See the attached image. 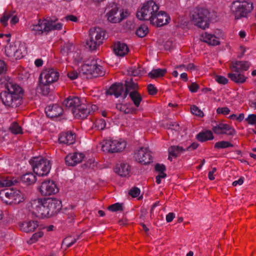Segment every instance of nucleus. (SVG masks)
<instances>
[{
	"mask_svg": "<svg viewBox=\"0 0 256 256\" xmlns=\"http://www.w3.org/2000/svg\"><path fill=\"white\" fill-rule=\"evenodd\" d=\"M9 84L6 90L0 92V99L6 106L16 108L21 104L24 91L19 85Z\"/></svg>",
	"mask_w": 256,
	"mask_h": 256,
	"instance_id": "obj_1",
	"label": "nucleus"
},
{
	"mask_svg": "<svg viewBox=\"0 0 256 256\" xmlns=\"http://www.w3.org/2000/svg\"><path fill=\"white\" fill-rule=\"evenodd\" d=\"M64 106L70 109L76 118L84 119L88 116L90 110L86 104H82L78 96H69L62 102Z\"/></svg>",
	"mask_w": 256,
	"mask_h": 256,
	"instance_id": "obj_2",
	"label": "nucleus"
},
{
	"mask_svg": "<svg viewBox=\"0 0 256 256\" xmlns=\"http://www.w3.org/2000/svg\"><path fill=\"white\" fill-rule=\"evenodd\" d=\"M106 36V31L102 28L96 27L89 30V38L87 40L86 48L90 51L96 50L103 43Z\"/></svg>",
	"mask_w": 256,
	"mask_h": 256,
	"instance_id": "obj_3",
	"label": "nucleus"
},
{
	"mask_svg": "<svg viewBox=\"0 0 256 256\" xmlns=\"http://www.w3.org/2000/svg\"><path fill=\"white\" fill-rule=\"evenodd\" d=\"M210 14L207 8L197 7L191 12L190 18L194 25L204 30L209 26Z\"/></svg>",
	"mask_w": 256,
	"mask_h": 256,
	"instance_id": "obj_4",
	"label": "nucleus"
},
{
	"mask_svg": "<svg viewBox=\"0 0 256 256\" xmlns=\"http://www.w3.org/2000/svg\"><path fill=\"white\" fill-rule=\"evenodd\" d=\"M159 10L158 6L155 2L151 0L144 2L140 9L136 12V16L140 20H149L154 16Z\"/></svg>",
	"mask_w": 256,
	"mask_h": 256,
	"instance_id": "obj_5",
	"label": "nucleus"
},
{
	"mask_svg": "<svg viewBox=\"0 0 256 256\" xmlns=\"http://www.w3.org/2000/svg\"><path fill=\"white\" fill-rule=\"evenodd\" d=\"M103 68L96 64L94 60H92L90 64H83L79 72L80 76H86V78H92L104 75Z\"/></svg>",
	"mask_w": 256,
	"mask_h": 256,
	"instance_id": "obj_6",
	"label": "nucleus"
},
{
	"mask_svg": "<svg viewBox=\"0 0 256 256\" xmlns=\"http://www.w3.org/2000/svg\"><path fill=\"white\" fill-rule=\"evenodd\" d=\"M252 10V4L246 1H234L232 4L231 10L236 20L246 17Z\"/></svg>",
	"mask_w": 256,
	"mask_h": 256,
	"instance_id": "obj_7",
	"label": "nucleus"
},
{
	"mask_svg": "<svg viewBox=\"0 0 256 256\" xmlns=\"http://www.w3.org/2000/svg\"><path fill=\"white\" fill-rule=\"evenodd\" d=\"M0 198L6 204H18L24 200V195L18 190L13 188L1 190Z\"/></svg>",
	"mask_w": 256,
	"mask_h": 256,
	"instance_id": "obj_8",
	"label": "nucleus"
},
{
	"mask_svg": "<svg viewBox=\"0 0 256 256\" xmlns=\"http://www.w3.org/2000/svg\"><path fill=\"white\" fill-rule=\"evenodd\" d=\"M34 172L38 176H46L51 168L50 160L42 158H34L30 161Z\"/></svg>",
	"mask_w": 256,
	"mask_h": 256,
	"instance_id": "obj_9",
	"label": "nucleus"
},
{
	"mask_svg": "<svg viewBox=\"0 0 256 256\" xmlns=\"http://www.w3.org/2000/svg\"><path fill=\"white\" fill-rule=\"evenodd\" d=\"M46 198H37L32 200L31 207L32 212L37 217L40 218L49 217L48 207L46 206Z\"/></svg>",
	"mask_w": 256,
	"mask_h": 256,
	"instance_id": "obj_10",
	"label": "nucleus"
},
{
	"mask_svg": "<svg viewBox=\"0 0 256 256\" xmlns=\"http://www.w3.org/2000/svg\"><path fill=\"white\" fill-rule=\"evenodd\" d=\"M126 147V142L117 140H107L102 145L104 152L110 153L118 152L123 150Z\"/></svg>",
	"mask_w": 256,
	"mask_h": 256,
	"instance_id": "obj_11",
	"label": "nucleus"
},
{
	"mask_svg": "<svg viewBox=\"0 0 256 256\" xmlns=\"http://www.w3.org/2000/svg\"><path fill=\"white\" fill-rule=\"evenodd\" d=\"M118 9V6L115 4L112 6V9L106 14L107 19L110 22L112 23L120 22L128 16V13L126 11L124 12L123 10Z\"/></svg>",
	"mask_w": 256,
	"mask_h": 256,
	"instance_id": "obj_12",
	"label": "nucleus"
},
{
	"mask_svg": "<svg viewBox=\"0 0 256 256\" xmlns=\"http://www.w3.org/2000/svg\"><path fill=\"white\" fill-rule=\"evenodd\" d=\"M170 20V16L165 12L158 10L150 20V23L157 27H160L167 24Z\"/></svg>",
	"mask_w": 256,
	"mask_h": 256,
	"instance_id": "obj_13",
	"label": "nucleus"
},
{
	"mask_svg": "<svg viewBox=\"0 0 256 256\" xmlns=\"http://www.w3.org/2000/svg\"><path fill=\"white\" fill-rule=\"evenodd\" d=\"M46 205L48 207L49 217L57 214L62 208V202L56 198H46Z\"/></svg>",
	"mask_w": 256,
	"mask_h": 256,
	"instance_id": "obj_14",
	"label": "nucleus"
},
{
	"mask_svg": "<svg viewBox=\"0 0 256 256\" xmlns=\"http://www.w3.org/2000/svg\"><path fill=\"white\" fill-rule=\"evenodd\" d=\"M59 72L54 68H46L41 72L40 79L44 80L46 82L52 84L59 78Z\"/></svg>",
	"mask_w": 256,
	"mask_h": 256,
	"instance_id": "obj_15",
	"label": "nucleus"
},
{
	"mask_svg": "<svg viewBox=\"0 0 256 256\" xmlns=\"http://www.w3.org/2000/svg\"><path fill=\"white\" fill-rule=\"evenodd\" d=\"M39 190L42 195L46 196L56 194L58 192V188L54 182L48 180L41 184Z\"/></svg>",
	"mask_w": 256,
	"mask_h": 256,
	"instance_id": "obj_16",
	"label": "nucleus"
},
{
	"mask_svg": "<svg viewBox=\"0 0 256 256\" xmlns=\"http://www.w3.org/2000/svg\"><path fill=\"white\" fill-rule=\"evenodd\" d=\"M46 19L41 20L39 19L38 23L36 24H32L30 26V29L33 34L34 36H41L44 33L46 34L50 32L48 27L47 26V21Z\"/></svg>",
	"mask_w": 256,
	"mask_h": 256,
	"instance_id": "obj_17",
	"label": "nucleus"
},
{
	"mask_svg": "<svg viewBox=\"0 0 256 256\" xmlns=\"http://www.w3.org/2000/svg\"><path fill=\"white\" fill-rule=\"evenodd\" d=\"M212 130L216 134H226L228 136H234L236 134V130L229 124L218 123L216 126L212 124Z\"/></svg>",
	"mask_w": 256,
	"mask_h": 256,
	"instance_id": "obj_18",
	"label": "nucleus"
},
{
	"mask_svg": "<svg viewBox=\"0 0 256 256\" xmlns=\"http://www.w3.org/2000/svg\"><path fill=\"white\" fill-rule=\"evenodd\" d=\"M152 156L147 148L142 147L134 154L136 161L142 164H147L152 161Z\"/></svg>",
	"mask_w": 256,
	"mask_h": 256,
	"instance_id": "obj_19",
	"label": "nucleus"
},
{
	"mask_svg": "<svg viewBox=\"0 0 256 256\" xmlns=\"http://www.w3.org/2000/svg\"><path fill=\"white\" fill-rule=\"evenodd\" d=\"M84 158V155L82 153L70 154L65 158V162L68 166H74L77 164L81 162Z\"/></svg>",
	"mask_w": 256,
	"mask_h": 256,
	"instance_id": "obj_20",
	"label": "nucleus"
},
{
	"mask_svg": "<svg viewBox=\"0 0 256 256\" xmlns=\"http://www.w3.org/2000/svg\"><path fill=\"white\" fill-rule=\"evenodd\" d=\"M46 116L50 118H54L61 116L63 113V109L57 104L47 106L45 108Z\"/></svg>",
	"mask_w": 256,
	"mask_h": 256,
	"instance_id": "obj_21",
	"label": "nucleus"
},
{
	"mask_svg": "<svg viewBox=\"0 0 256 256\" xmlns=\"http://www.w3.org/2000/svg\"><path fill=\"white\" fill-rule=\"evenodd\" d=\"M52 84L47 83L42 79L38 80V84L36 88L38 92L44 96H48L54 90V87L51 86Z\"/></svg>",
	"mask_w": 256,
	"mask_h": 256,
	"instance_id": "obj_22",
	"label": "nucleus"
},
{
	"mask_svg": "<svg viewBox=\"0 0 256 256\" xmlns=\"http://www.w3.org/2000/svg\"><path fill=\"white\" fill-rule=\"evenodd\" d=\"M124 93V86L122 83H115L112 84L106 91V94L114 95L116 98L119 97Z\"/></svg>",
	"mask_w": 256,
	"mask_h": 256,
	"instance_id": "obj_23",
	"label": "nucleus"
},
{
	"mask_svg": "<svg viewBox=\"0 0 256 256\" xmlns=\"http://www.w3.org/2000/svg\"><path fill=\"white\" fill-rule=\"evenodd\" d=\"M75 140L76 134L72 132H62L58 138V141L60 143L68 145L74 143Z\"/></svg>",
	"mask_w": 256,
	"mask_h": 256,
	"instance_id": "obj_24",
	"label": "nucleus"
},
{
	"mask_svg": "<svg viewBox=\"0 0 256 256\" xmlns=\"http://www.w3.org/2000/svg\"><path fill=\"white\" fill-rule=\"evenodd\" d=\"M249 67L250 63L248 61H232L230 66V68L236 73L247 70Z\"/></svg>",
	"mask_w": 256,
	"mask_h": 256,
	"instance_id": "obj_25",
	"label": "nucleus"
},
{
	"mask_svg": "<svg viewBox=\"0 0 256 256\" xmlns=\"http://www.w3.org/2000/svg\"><path fill=\"white\" fill-rule=\"evenodd\" d=\"M20 230L25 232H31L38 228V222L36 220L25 221L19 224Z\"/></svg>",
	"mask_w": 256,
	"mask_h": 256,
	"instance_id": "obj_26",
	"label": "nucleus"
},
{
	"mask_svg": "<svg viewBox=\"0 0 256 256\" xmlns=\"http://www.w3.org/2000/svg\"><path fill=\"white\" fill-rule=\"evenodd\" d=\"M114 172L121 176H126L129 175L130 168L128 164L121 162L116 165Z\"/></svg>",
	"mask_w": 256,
	"mask_h": 256,
	"instance_id": "obj_27",
	"label": "nucleus"
},
{
	"mask_svg": "<svg viewBox=\"0 0 256 256\" xmlns=\"http://www.w3.org/2000/svg\"><path fill=\"white\" fill-rule=\"evenodd\" d=\"M124 86V88L125 87V90L124 94V98L126 97L128 94H130V92L138 91V84L134 82L132 78L127 79L125 81V83Z\"/></svg>",
	"mask_w": 256,
	"mask_h": 256,
	"instance_id": "obj_28",
	"label": "nucleus"
},
{
	"mask_svg": "<svg viewBox=\"0 0 256 256\" xmlns=\"http://www.w3.org/2000/svg\"><path fill=\"white\" fill-rule=\"evenodd\" d=\"M129 49L127 45L118 42L114 44V51L118 56H122L126 54Z\"/></svg>",
	"mask_w": 256,
	"mask_h": 256,
	"instance_id": "obj_29",
	"label": "nucleus"
},
{
	"mask_svg": "<svg viewBox=\"0 0 256 256\" xmlns=\"http://www.w3.org/2000/svg\"><path fill=\"white\" fill-rule=\"evenodd\" d=\"M18 179L19 182H21L27 186L34 184L36 180V176L30 172L25 174Z\"/></svg>",
	"mask_w": 256,
	"mask_h": 256,
	"instance_id": "obj_30",
	"label": "nucleus"
},
{
	"mask_svg": "<svg viewBox=\"0 0 256 256\" xmlns=\"http://www.w3.org/2000/svg\"><path fill=\"white\" fill-rule=\"evenodd\" d=\"M18 183H19V179L14 177L7 176L3 178L0 180V186H11L16 185Z\"/></svg>",
	"mask_w": 256,
	"mask_h": 256,
	"instance_id": "obj_31",
	"label": "nucleus"
},
{
	"mask_svg": "<svg viewBox=\"0 0 256 256\" xmlns=\"http://www.w3.org/2000/svg\"><path fill=\"white\" fill-rule=\"evenodd\" d=\"M196 139L200 142H204L208 140H212L214 136L212 132L210 130L202 131L196 136Z\"/></svg>",
	"mask_w": 256,
	"mask_h": 256,
	"instance_id": "obj_32",
	"label": "nucleus"
},
{
	"mask_svg": "<svg viewBox=\"0 0 256 256\" xmlns=\"http://www.w3.org/2000/svg\"><path fill=\"white\" fill-rule=\"evenodd\" d=\"M26 51L24 44L18 41V45L13 59L18 60L22 58L26 54Z\"/></svg>",
	"mask_w": 256,
	"mask_h": 256,
	"instance_id": "obj_33",
	"label": "nucleus"
},
{
	"mask_svg": "<svg viewBox=\"0 0 256 256\" xmlns=\"http://www.w3.org/2000/svg\"><path fill=\"white\" fill-rule=\"evenodd\" d=\"M166 68H156L153 69L148 74V76L151 78L154 79L163 77L166 73Z\"/></svg>",
	"mask_w": 256,
	"mask_h": 256,
	"instance_id": "obj_34",
	"label": "nucleus"
},
{
	"mask_svg": "<svg viewBox=\"0 0 256 256\" xmlns=\"http://www.w3.org/2000/svg\"><path fill=\"white\" fill-rule=\"evenodd\" d=\"M203 40L204 42L212 46H216L220 44L218 38H216L214 35L208 34L206 32L204 34V36Z\"/></svg>",
	"mask_w": 256,
	"mask_h": 256,
	"instance_id": "obj_35",
	"label": "nucleus"
},
{
	"mask_svg": "<svg viewBox=\"0 0 256 256\" xmlns=\"http://www.w3.org/2000/svg\"><path fill=\"white\" fill-rule=\"evenodd\" d=\"M17 45L18 42H16L12 44H10L6 46L5 54L8 57L13 59L14 56V53L16 52Z\"/></svg>",
	"mask_w": 256,
	"mask_h": 256,
	"instance_id": "obj_36",
	"label": "nucleus"
},
{
	"mask_svg": "<svg viewBox=\"0 0 256 256\" xmlns=\"http://www.w3.org/2000/svg\"><path fill=\"white\" fill-rule=\"evenodd\" d=\"M228 77L230 78V80L236 83H240L242 84L245 82L246 80V78L244 76L243 74H239V72L237 74H232L229 73L228 74Z\"/></svg>",
	"mask_w": 256,
	"mask_h": 256,
	"instance_id": "obj_37",
	"label": "nucleus"
},
{
	"mask_svg": "<svg viewBox=\"0 0 256 256\" xmlns=\"http://www.w3.org/2000/svg\"><path fill=\"white\" fill-rule=\"evenodd\" d=\"M185 151V148H184L182 146H170L168 149V154L172 155L174 158L178 157L180 154Z\"/></svg>",
	"mask_w": 256,
	"mask_h": 256,
	"instance_id": "obj_38",
	"label": "nucleus"
},
{
	"mask_svg": "<svg viewBox=\"0 0 256 256\" xmlns=\"http://www.w3.org/2000/svg\"><path fill=\"white\" fill-rule=\"evenodd\" d=\"M129 96L136 107H138L142 100V97L138 91L130 92Z\"/></svg>",
	"mask_w": 256,
	"mask_h": 256,
	"instance_id": "obj_39",
	"label": "nucleus"
},
{
	"mask_svg": "<svg viewBox=\"0 0 256 256\" xmlns=\"http://www.w3.org/2000/svg\"><path fill=\"white\" fill-rule=\"evenodd\" d=\"M56 20V19L52 20L51 18H46L47 26L48 27V28L50 29V32L54 30H60L62 28V24L58 23L56 24H54Z\"/></svg>",
	"mask_w": 256,
	"mask_h": 256,
	"instance_id": "obj_40",
	"label": "nucleus"
},
{
	"mask_svg": "<svg viewBox=\"0 0 256 256\" xmlns=\"http://www.w3.org/2000/svg\"><path fill=\"white\" fill-rule=\"evenodd\" d=\"M9 130L14 134H22V130L16 122H13L9 127Z\"/></svg>",
	"mask_w": 256,
	"mask_h": 256,
	"instance_id": "obj_41",
	"label": "nucleus"
},
{
	"mask_svg": "<svg viewBox=\"0 0 256 256\" xmlns=\"http://www.w3.org/2000/svg\"><path fill=\"white\" fill-rule=\"evenodd\" d=\"M148 32L146 26L142 25L136 30V34L140 38L144 37Z\"/></svg>",
	"mask_w": 256,
	"mask_h": 256,
	"instance_id": "obj_42",
	"label": "nucleus"
},
{
	"mask_svg": "<svg viewBox=\"0 0 256 256\" xmlns=\"http://www.w3.org/2000/svg\"><path fill=\"white\" fill-rule=\"evenodd\" d=\"M234 145L228 141H220L214 144L215 148H226L228 147H232Z\"/></svg>",
	"mask_w": 256,
	"mask_h": 256,
	"instance_id": "obj_43",
	"label": "nucleus"
},
{
	"mask_svg": "<svg viewBox=\"0 0 256 256\" xmlns=\"http://www.w3.org/2000/svg\"><path fill=\"white\" fill-rule=\"evenodd\" d=\"M12 12H6L0 18V22L4 26L8 24L7 22L9 18L12 16Z\"/></svg>",
	"mask_w": 256,
	"mask_h": 256,
	"instance_id": "obj_44",
	"label": "nucleus"
},
{
	"mask_svg": "<svg viewBox=\"0 0 256 256\" xmlns=\"http://www.w3.org/2000/svg\"><path fill=\"white\" fill-rule=\"evenodd\" d=\"M0 84L2 85H4L6 90H8V86L9 84H13V85H18L15 82H14L9 77H2L0 78Z\"/></svg>",
	"mask_w": 256,
	"mask_h": 256,
	"instance_id": "obj_45",
	"label": "nucleus"
},
{
	"mask_svg": "<svg viewBox=\"0 0 256 256\" xmlns=\"http://www.w3.org/2000/svg\"><path fill=\"white\" fill-rule=\"evenodd\" d=\"M108 209L112 212L122 211V204L120 203H116L108 206Z\"/></svg>",
	"mask_w": 256,
	"mask_h": 256,
	"instance_id": "obj_46",
	"label": "nucleus"
},
{
	"mask_svg": "<svg viewBox=\"0 0 256 256\" xmlns=\"http://www.w3.org/2000/svg\"><path fill=\"white\" fill-rule=\"evenodd\" d=\"M192 113L196 116L202 118L204 116V112L196 106L193 105L190 107Z\"/></svg>",
	"mask_w": 256,
	"mask_h": 256,
	"instance_id": "obj_47",
	"label": "nucleus"
},
{
	"mask_svg": "<svg viewBox=\"0 0 256 256\" xmlns=\"http://www.w3.org/2000/svg\"><path fill=\"white\" fill-rule=\"evenodd\" d=\"M72 46V43L68 42L64 44L60 51L62 54L67 56L71 51Z\"/></svg>",
	"mask_w": 256,
	"mask_h": 256,
	"instance_id": "obj_48",
	"label": "nucleus"
},
{
	"mask_svg": "<svg viewBox=\"0 0 256 256\" xmlns=\"http://www.w3.org/2000/svg\"><path fill=\"white\" fill-rule=\"evenodd\" d=\"M44 233L42 232H38L32 234L31 238L28 241V243L32 244L36 242L39 238L42 236Z\"/></svg>",
	"mask_w": 256,
	"mask_h": 256,
	"instance_id": "obj_49",
	"label": "nucleus"
},
{
	"mask_svg": "<svg viewBox=\"0 0 256 256\" xmlns=\"http://www.w3.org/2000/svg\"><path fill=\"white\" fill-rule=\"evenodd\" d=\"M214 79L220 84H226L228 82V79L226 77L219 75H216Z\"/></svg>",
	"mask_w": 256,
	"mask_h": 256,
	"instance_id": "obj_50",
	"label": "nucleus"
},
{
	"mask_svg": "<svg viewBox=\"0 0 256 256\" xmlns=\"http://www.w3.org/2000/svg\"><path fill=\"white\" fill-rule=\"evenodd\" d=\"M245 120L250 124L256 125V114H251L248 115Z\"/></svg>",
	"mask_w": 256,
	"mask_h": 256,
	"instance_id": "obj_51",
	"label": "nucleus"
},
{
	"mask_svg": "<svg viewBox=\"0 0 256 256\" xmlns=\"http://www.w3.org/2000/svg\"><path fill=\"white\" fill-rule=\"evenodd\" d=\"M137 112L136 108H134L131 105H126V106L124 109V113L125 114H135Z\"/></svg>",
	"mask_w": 256,
	"mask_h": 256,
	"instance_id": "obj_52",
	"label": "nucleus"
},
{
	"mask_svg": "<svg viewBox=\"0 0 256 256\" xmlns=\"http://www.w3.org/2000/svg\"><path fill=\"white\" fill-rule=\"evenodd\" d=\"M129 194L133 198L138 197L140 194V190L136 188H132L128 192Z\"/></svg>",
	"mask_w": 256,
	"mask_h": 256,
	"instance_id": "obj_53",
	"label": "nucleus"
},
{
	"mask_svg": "<svg viewBox=\"0 0 256 256\" xmlns=\"http://www.w3.org/2000/svg\"><path fill=\"white\" fill-rule=\"evenodd\" d=\"M148 91L150 95L154 96L158 92L157 88L152 84H149L147 87Z\"/></svg>",
	"mask_w": 256,
	"mask_h": 256,
	"instance_id": "obj_54",
	"label": "nucleus"
},
{
	"mask_svg": "<svg viewBox=\"0 0 256 256\" xmlns=\"http://www.w3.org/2000/svg\"><path fill=\"white\" fill-rule=\"evenodd\" d=\"M216 112L218 114H228L230 112V110L227 107L218 108Z\"/></svg>",
	"mask_w": 256,
	"mask_h": 256,
	"instance_id": "obj_55",
	"label": "nucleus"
},
{
	"mask_svg": "<svg viewBox=\"0 0 256 256\" xmlns=\"http://www.w3.org/2000/svg\"><path fill=\"white\" fill-rule=\"evenodd\" d=\"M71 239H72V236H68L66 237L62 242V245H65L66 248H70L72 246V242Z\"/></svg>",
	"mask_w": 256,
	"mask_h": 256,
	"instance_id": "obj_56",
	"label": "nucleus"
},
{
	"mask_svg": "<svg viewBox=\"0 0 256 256\" xmlns=\"http://www.w3.org/2000/svg\"><path fill=\"white\" fill-rule=\"evenodd\" d=\"M166 170V168L163 164H156L155 166V170L158 172H163Z\"/></svg>",
	"mask_w": 256,
	"mask_h": 256,
	"instance_id": "obj_57",
	"label": "nucleus"
},
{
	"mask_svg": "<svg viewBox=\"0 0 256 256\" xmlns=\"http://www.w3.org/2000/svg\"><path fill=\"white\" fill-rule=\"evenodd\" d=\"M96 125L98 128L103 130L105 128L106 124L104 120L100 119L96 122Z\"/></svg>",
	"mask_w": 256,
	"mask_h": 256,
	"instance_id": "obj_58",
	"label": "nucleus"
},
{
	"mask_svg": "<svg viewBox=\"0 0 256 256\" xmlns=\"http://www.w3.org/2000/svg\"><path fill=\"white\" fill-rule=\"evenodd\" d=\"M188 88L192 92H196L199 88V86L196 82H192V84L188 86Z\"/></svg>",
	"mask_w": 256,
	"mask_h": 256,
	"instance_id": "obj_59",
	"label": "nucleus"
},
{
	"mask_svg": "<svg viewBox=\"0 0 256 256\" xmlns=\"http://www.w3.org/2000/svg\"><path fill=\"white\" fill-rule=\"evenodd\" d=\"M80 76V74H78ZM68 77L72 80H75L78 77V74L76 71H72L68 74Z\"/></svg>",
	"mask_w": 256,
	"mask_h": 256,
	"instance_id": "obj_60",
	"label": "nucleus"
},
{
	"mask_svg": "<svg viewBox=\"0 0 256 256\" xmlns=\"http://www.w3.org/2000/svg\"><path fill=\"white\" fill-rule=\"evenodd\" d=\"M6 64L4 61L0 60V74L6 72Z\"/></svg>",
	"mask_w": 256,
	"mask_h": 256,
	"instance_id": "obj_61",
	"label": "nucleus"
},
{
	"mask_svg": "<svg viewBox=\"0 0 256 256\" xmlns=\"http://www.w3.org/2000/svg\"><path fill=\"white\" fill-rule=\"evenodd\" d=\"M64 18L66 21L70 20L74 22H76L78 21V18L76 16L72 14H70L66 16Z\"/></svg>",
	"mask_w": 256,
	"mask_h": 256,
	"instance_id": "obj_62",
	"label": "nucleus"
},
{
	"mask_svg": "<svg viewBox=\"0 0 256 256\" xmlns=\"http://www.w3.org/2000/svg\"><path fill=\"white\" fill-rule=\"evenodd\" d=\"M198 146V144L196 142H193L190 146L186 148V150L190 151L196 150Z\"/></svg>",
	"mask_w": 256,
	"mask_h": 256,
	"instance_id": "obj_63",
	"label": "nucleus"
},
{
	"mask_svg": "<svg viewBox=\"0 0 256 256\" xmlns=\"http://www.w3.org/2000/svg\"><path fill=\"white\" fill-rule=\"evenodd\" d=\"M141 73V70L140 68H134L132 69L130 72L131 75L133 76H138Z\"/></svg>",
	"mask_w": 256,
	"mask_h": 256,
	"instance_id": "obj_64",
	"label": "nucleus"
}]
</instances>
